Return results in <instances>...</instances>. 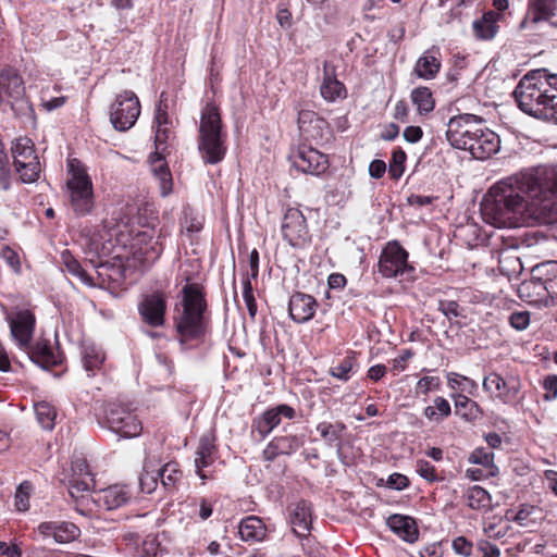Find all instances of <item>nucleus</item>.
Returning a JSON list of instances; mask_svg holds the SVG:
<instances>
[{
	"label": "nucleus",
	"mask_w": 557,
	"mask_h": 557,
	"mask_svg": "<svg viewBox=\"0 0 557 557\" xmlns=\"http://www.w3.org/2000/svg\"><path fill=\"white\" fill-rule=\"evenodd\" d=\"M104 426L124 438L138 436L143 431L141 422L128 405L112 403L108 405Z\"/></svg>",
	"instance_id": "0eeeda50"
},
{
	"label": "nucleus",
	"mask_w": 557,
	"mask_h": 557,
	"mask_svg": "<svg viewBox=\"0 0 557 557\" xmlns=\"http://www.w3.org/2000/svg\"><path fill=\"white\" fill-rule=\"evenodd\" d=\"M447 381H448L449 387L453 389L458 388L461 392H466L472 396L476 395V393H478L479 387H478L476 382L468 376H465V375H461V374H458L455 372H450L447 375Z\"/></svg>",
	"instance_id": "a18cd8bd"
},
{
	"label": "nucleus",
	"mask_w": 557,
	"mask_h": 557,
	"mask_svg": "<svg viewBox=\"0 0 557 557\" xmlns=\"http://www.w3.org/2000/svg\"><path fill=\"white\" fill-rule=\"evenodd\" d=\"M500 18V14L495 11L485 12L481 18L473 21L472 27L475 36L483 40H490L495 37L498 32L497 22Z\"/></svg>",
	"instance_id": "72a5a7b5"
},
{
	"label": "nucleus",
	"mask_w": 557,
	"mask_h": 557,
	"mask_svg": "<svg viewBox=\"0 0 557 557\" xmlns=\"http://www.w3.org/2000/svg\"><path fill=\"white\" fill-rule=\"evenodd\" d=\"M286 511L293 532L298 537H307L310 535L313 521V507L311 502L302 498L292 500L287 505Z\"/></svg>",
	"instance_id": "ddd939ff"
},
{
	"label": "nucleus",
	"mask_w": 557,
	"mask_h": 557,
	"mask_svg": "<svg viewBox=\"0 0 557 557\" xmlns=\"http://www.w3.org/2000/svg\"><path fill=\"white\" fill-rule=\"evenodd\" d=\"M61 264L64 269L73 276L77 277L83 284L87 286H94L91 276L83 269L78 260L70 252L64 250L61 253Z\"/></svg>",
	"instance_id": "79ce46f5"
},
{
	"label": "nucleus",
	"mask_w": 557,
	"mask_h": 557,
	"mask_svg": "<svg viewBox=\"0 0 557 557\" xmlns=\"http://www.w3.org/2000/svg\"><path fill=\"white\" fill-rule=\"evenodd\" d=\"M160 476L157 474V470L148 471L145 468L144 473L139 476V487H157Z\"/></svg>",
	"instance_id": "0e129e2a"
},
{
	"label": "nucleus",
	"mask_w": 557,
	"mask_h": 557,
	"mask_svg": "<svg viewBox=\"0 0 557 557\" xmlns=\"http://www.w3.org/2000/svg\"><path fill=\"white\" fill-rule=\"evenodd\" d=\"M82 490H76V492H81ZM91 492L92 498L95 500L100 502L103 500V505L106 509L113 510L115 508L124 505L128 495L124 490H89Z\"/></svg>",
	"instance_id": "e433bc0d"
},
{
	"label": "nucleus",
	"mask_w": 557,
	"mask_h": 557,
	"mask_svg": "<svg viewBox=\"0 0 557 557\" xmlns=\"http://www.w3.org/2000/svg\"><path fill=\"white\" fill-rule=\"evenodd\" d=\"M321 95L327 101H334L346 95V88L343 83L334 77L325 76L321 85Z\"/></svg>",
	"instance_id": "c03bdc74"
},
{
	"label": "nucleus",
	"mask_w": 557,
	"mask_h": 557,
	"mask_svg": "<svg viewBox=\"0 0 557 557\" xmlns=\"http://www.w3.org/2000/svg\"><path fill=\"white\" fill-rule=\"evenodd\" d=\"M451 414V407L448 400L442 396L433 399V405L423 410V416L433 423L440 424Z\"/></svg>",
	"instance_id": "58836bf2"
},
{
	"label": "nucleus",
	"mask_w": 557,
	"mask_h": 557,
	"mask_svg": "<svg viewBox=\"0 0 557 557\" xmlns=\"http://www.w3.org/2000/svg\"><path fill=\"white\" fill-rule=\"evenodd\" d=\"M238 533L240 540L244 542H263L268 535V528L260 517L248 516L240 520Z\"/></svg>",
	"instance_id": "cd10ccee"
},
{
	"label": "nucleus",
	"mask_w": 557,
	"mask_h": 557,
	"mask_svg": "<svg viewBox=\"0 0 557 557\" xmlns=\"http://www.w3.org/2000/svg\"><path fill=\"white\" fill-rule=\"evenodd\" d=\"M482 387L486 393L492 394L504 404H508L518 398L521 384L516 377L505 380L499 374L493 372L484 376Z\"/></svg>",
	"instance_id": "2eb2a0df"
},
{
	"label": "nucleus",
	"mask_w": 557,
	"mask_h": 557,
	"mask_svg": "<svg viewBox=\"0 0 557 557\" xmlns=\"http://www.w3.org/2000/svg\"><path fill=\"white\" fill-rule=\"evenodd\" d=\"M10 104L14 115L24 123L35 122V111L25 97V86L21 75L12 67L0 72V106Z\"/></svg>",
	"instance_id": "39448f33"
},
{
	"label": "nucleus",
	"mask_w": 557,
	"mask_h": 557,
	"mask_svg": "<svg viewBox=\"0 0 557 557\" xmlns=\"http://www.w3.org/2000/svg\"><path fill=\"white\" fill-rule=\"evenodd\" d=\"M413 268L408 263V252L396 240L389 242L381 252L379 272L386 278L397 277Z\"/></svg>",
	"instance_id": "9d476101"
},
{
	"label": "nucleus",
	"mask_w": 557,
	"mask_h": 557,
	"mask_svg": "<svg viewBox=\"0 0 557 557\" xmlns=\"http://www.w3.org/2000/svg\"><path fill=\"white\" fill-rule=\"evenodd\" d=\"M453 398L455 400V413L463 421L475 423L483 418L484 411L476 401L463 394L453 395Z\"/></svg>",
	"instance_id": "7c9ffc66"
},
{
	"label": "nucleus",
	"mask_w": 557,
	"mask_h": 557,
	"mask_svg": "<svg viewBox=\"0 0 557 557\" xmlns=\"http://www.w3.org/2000/svg\"><path fill=\"white\" fill-rule=\"evenodd\" d=\"M296 411L293 407L282 404L265 410L252 423L253 431H257L261 438H265L280 423L282 418L294 419Z\"/></svg>",
	"instance_id": "6ab92c4d"
},
{
	"label": "nucleus",
	"mask_w": 557,
	"mask_h": 557,
	"mask_svg": "<svg viewBox=\"0 0 557 557\" xmlns=\"http://www.w3.org/2000/svg\"><path fill=\"white\" fill-rule=\"evenodd\" d=\"M104 360V356L95 347H87L84 352V368L86 371L91 372L98 369Z\"/></svg>",
	"instance_id": "864d4df0"
},
{
	"label": "nucleus",
	"mask_w": 557,
	"mask_h": 557,
	"mask_svg": "<svg viewBox=\"0 0 557 557\" xmlns=\"http://www.w3.org/2000/svg\"><path fill=\"white\" fill-rule=\"evenodd\" d=\"M500 148L499 136L488 128H475V136H472L465 150L470 151L473 158L485 160L495 154Z\"/></svg>",
	"instance_id": "dca6fc26"
},
{
	"label": "nucleus",
	"mask_w": 557,
	"mask_h": 557,
	"mask_svg": "<svg viewBox=\"0 0 557 557\" xmlns=\"http://www.w3.org/2000/svg\"><path fill=\"white\" fill-rule=\"evenodd\" d=\"M165 311L166 300L161 293L146 295L138 304V312L141 320L152 327H159L164 324Z\"/></svg>",
	"instance_id": "a211bd4d"
},
{
	"label": "nucleus",
	"mask_w": 557,
	"mask_h": 557,
	"mask_svg": "<svg viewBox=\"0 0 557 557\" xmlns=\"http://www.w3.org/2000/svg\"><path fill=\"white\" fill-rule=\"evenodd\" d=\"M469 461L486 468V472L494 473V454L484 448L474 449L469 456Z\"/></svg>",
	"instance_id": "3c124183"
},
{
	"label": "nucleus",
	"mask_w": 557,
	"mask_h": 557,
	"mask_svg": "<svg viewBox=\"0 0 557 557\" xmlns=\"http://www.w3.org/2000/svg\"><path fill=\"white\" fill-rule=\"evenodd\" d=\"M34 325L35 317L29 311H21L16 319L10 320L11 335L20 347L28 348L30 346Z\"/></svg>",
	"instance_id": "a878e982"
},
{
	"label": "nucleus",
	"mask_w": 557,
	"mask_h": 557,
	"mask_svg": "<svg viewBox=\"0 0 557 557\" xmlns=\"http://www.w3.org/2000/svg\"><path fill=\"white\" fill-rule=\"evenodd\" d=\"M423 136V131L420 126H407L403 133V137L410 144L418 143Z\"/></svg>",
	"instance_id": "774afa93"
},
{
	"label": "nucleus",
	"mask_w": 557,
	"mask_h": 557,
	"mask_svg": "<svg viewBox=\"0 0 557 557\" xmlns=\"http://www.w3.org/2000/svg\"><path fill=\"white\" fill-rule=\"evenodd\" d=\"M531 275L555 290V280L557 278V261L548 260L534 265L531 270Z\"/></svg>",
	"instance_id": "4c0bfd02"
},
{
	"label": "nucleus",
	"mask_w": 557,
	"mask_h": 557,
	"mask_svg": "<svg viewBox=\"0 0 557 557\" xmlns=\"http://www.w3.org/2000/svg\"><path fill=\"white\" fill-rule=\"evenodd\" d=\"M36 531L42 537L52 536L57 543H71L81 535V529L69 521H45L41 522Z\"/></svg>",
	"instance_id": "412c9836"
},
{
	"label": "nucleus",
	"mask_w": 557,
	"mask_h": 557,
	"mask_svg": "<svg viewBox=\"0 0 557 557\" xmlns=\"http://www.w3.org/2000/svg\"><path fill=\"white\" fill-rule=\"evenodd\" d=\"M508 322L517 331H524L530 324L529 311H515L509 315Z\"/></svg>",
	"instance_id": "6e6d98bb"
},
{
	"label": "nucleus",
	"mask_w": 557,
	"mask_h": 557,
	"mask_svg": "<svg viewBox=\"0 0 557 557\" xmlns=\"http://www.w3.org/2000/svg\"><path fill=\"white\" fill-rule=\"evenodd\" d=\"M168 107L163 104V101L160 100L158 106L156 107L154 112V123L157 126H165L170 123L169 114H168Z\"/></svg>",
	"instance_id": "338daca9"
},
{
	"label": "nucleus",
	"mask_w": 557,
	"mask_h": 557,
	"mask_svg": "<svg viewBox=\"0 0 557 557\" xmlns=\"http://www.w3.org/2000/svg\"><path fill=\"white\" fill-rule=\"evenodd\" d=\"M557 11V0H530V11L522 22V26L524 23L530 21L531 23H537L540 21H544L555 15Z\"/></svg>",
	"instance_id": "c9c22d12"
},
{
	"label": "nucleus",
	"mask_w": 557,
	"mask_h": 557,
	"mask_svg": "<svg viewBox=\"0 0 557 557\" xmlns=\"http://www.w3.org/2000/svg\"><path fill=\"white\" fill-rule=\"evenodd\" d=\"M10 168H9V157L7 152L4 151V158H0V187L3 190H8L11 186L10 180Z\"/></svg>",
	"instance_id": "e2e57ef3"
},
{
	"label": "nucleus",
	"mask_w": 557,
	"mask_h": 557,
	"mask_svg": "<svg viewBox=\"0 0 557 557\" xmlns=\"http://www.w3.org/2000/svg\"><path fill=\"white\" fill-rule=\"evenodd\" d=\"M38 423L45 430H52L54 426L55 410L48 403L41 401L35 405Z\"/></svg>",
	"instance_id": "de8ad7c7"
},
{
	"label": "nucleus",
	"mask_w": 557,
	"mask_h": 557,
	"mask_svg": "<svg viewBox=\"0 0 557 557\" xmlns=\"http://www.w3.org/2000/svg\"><path fill=\"white\" fill-rule=\"evenodd\" d=\"M58 479L65 487L87 488L95 487L98 483L84 458H75L70 469H64Z\"/></svg>",
	"instance_id": "f3484780"
},
{
	"label": "nucleus",
	"mask_w": 557,
	"mask_h": 557,
	"mask_svg": "<svg viewBox=\"0 0 557 557\" xmlns=\"http://www.w3.org/2000/svg\"><path fill=\"white\" fill-rule=\"evenodd\" d=\"M441 70V61L431 54L421 55L414 65V73L423 79H433Z\"/></svg>",
	"instance_id": "a19ab883"
},
{
	"label": "nucleus",
	"mask_w": 557,
	"mask_h": 557,
	"mask_svg": "<svg viewBox=\"0 0 557 557\" xmlns=\"http://www.w3.org/2000/svg\"><path fill=\"white\" fill-rule=\"evenodd\" d=\"M293 166L302 173L320 175L329 168L325 154L311 147L301 146L290 156Z\"/></svg>",
	"instance_id": "4468645a"
},
{
	"label": "nucleus",
	"mask_w": 557,
	"mask_h": 557,
	"mask_svg": "<svg viewBox=\"0 0 557 557\" xmlns=\"http://www.w3.org/2000/svg\"><path fill=\"white\" fill-rule=\"evenodd\" d=\"M298 128L306 138H318L327 127V122L311 110H301L298 113Z\"/></svg>",
	"instance_id": "c85d7f7f"
},
{
	"label": "nucleus",
	"mask_w": 557,
	"mask_h": 557,
	"mask_svg": "<svg viewBox=\"0 0 557 557\" xmlns=\"http://www.w3.org/2000/svg\"><path fill=\"white\" fill-rule=\"evenodd\" d=\"M545 511L535 505L522 504L518 510H507L506 518L531 531L545 519Z\"/></svg>",
	"instance_id": "bb28decb"
},
{
	"label": "nucleus",
	"mask_w": 557,
	"mask_h": 557,
	"mask_svg": "<svg viewBox=\"0 0 557 557\" xmlns=\"http://www.w3.org/2000/svg\"><path fill=\"white\" fill-rule=\"evenodd\" d=\"M417 472L421 478L425 479L428 483H434L437 481L435 468L429 461H419L417 465Z\"/></svg>",
	"instance_id": "bf43d9fd"
},
{
	"label": "nucleus",
	"mask_w": 557,
	"mask_h": 557,
	"mask_svg": "<svg viewBox=\"0 0 557 557\" xmlns=\"http://www.w3.org/2000/svg\"><path fill=\"white\" fill-rule=\"evenodd\" d=\"M23 168L15 164V169L20 173L21 181L26 184L36 182L39 178L40 173L38 157L23 161Z\"/></svg>",
	"instance_id": "49530a36"
},
{
	"label": "nucleus",
	"mask_w": 557,
	"mask_h": 557,
	"mask_svg": "<svg viewBox=\"0 0 557 557\" xmlns=\"http://www.w3.org/2000/svg\"><path fill=\"white\" fill-rule=\"evenodd\" d=\"M71 177L66 182L70 208L76 216H85L92 212L95 198L92 182L85 170L75 168L69 162Z\"/></svg>",
	"instance_id": "423d86ee"
},
{
	"label": "nucleus",
	"mask_w": 557,
	"mask_h": 557,
	"mask_svg": "<svg viewBox=\"0 0 557 557\" xmlns=\"http://www.w3.org/2000/svg\"><path fill=\"white\" fill-rule=\"evenodd\" d=\"M198 132L197 145L202 162L220 163L227 151V134L223 129L220 110L213 102H208L201 110Z\"/></svg>",
	"instance_id": "20e7f679"
},
{
	"label": "nucleus",
	"mask_w": 557,
	"mask_h": 557,
	"mask_svg": "<svg viewBox=\"0 0 557 557\" xmlns=\"http://www.w3.org/2000/svg\"><path fill=\"white\" fill-rule=\"evenodd\" d=\"M513 97L523 112L557 123V74L545 69L529 72L516 86Z\"/></svg>",
	"instance_id": "f03ea898"
},
{
	"label": "nucleus",
	"mask_w": 557,
	"mask_h": 557,
	"mask_svg": "<svg viewBox=\"0 0 557 557\" xmlns=\"http://www.w3.org/2000/svg\"><path fill=\"white\" fill-rule=\"evenodd\" d=\"M543 387L546 391L544 399L552 401L557 398V374L547 375L544 380Z\"/></svg>",
	"instance_id": "052dcab7"
},
{
	"label": "nucleus",
	"mask_w": 557,
	"mask_h": 557,
	"mask_svg": "<svg viewBox=\"0 0 557 557\" xmlns=\"http://www.w3.org/2000/svg\"><path fill=\"white\" fill-rule=\"evenodd\" d=\"M29 359L41 369H49L61 363V359L55 355L49 342H38L28 348Z\"/></svg>",
	"instance_id": "2f4dec72"
},
{
	"label": "nucleus",
	"mask_w": 557,
	"mask_h": 557,
	"mask_svg": "<svg viewBox=\"0 0 557 557\" xmlns=\"http://www.w3.org/2000/svg\"><path fill=\"white\" fill-rule=\"evenodd\" d=\"M406 159V152L400 147L393 150L388 164V173L392 180L397 181L401 177L405 171Z\"/></svg>",
	"instance_id": "8fccbe9b"
},
{
	"label": "nucleus",
	"mask_w": 557,
	"mask_h": 557,
	"mask_svg": "<svg viewBox=\"0 0 557 557\" xmlns=\"http://www.w3.org/2000/svg\"><path fill=\"white\" fill-rule=\"evenodd\" d=\"M182 311L175 319V327L181 336V343L200 339L207 332L206 293L198 283H187L182 288Z\"/></svg>",
	"instance_id": "7ed1b4c3"
},
{
	"label": "nucleus",
	"mask_w": 557,
	"mask_h": 557,
	"mask_svg": "<svg viewBox=\"0 0 557 557\" xmlns=\"http://www.w3.org/2000/svg\"><path fill=\"white\" fill-rule=\"evenodd\" d=\"M505 500V495L497 491L493 496L487 490H468L467 504L475 510L488 511L500 506Z\"/></svg>",
	"instance_id": "c756f323"
},
{
	"label": "nucleus",
	"mask_w": 557,
	"mask_h": 557,
	"mask_svg": "<svg viewBox=\"0 0 557 557\" xmlns=\"http://www.w3.org/2000/svg\"><path fill=\"white\" fill-rule=\"evenodd\" d=\"M346 430V425L343 422H321L317 426V431L320 433L321 437L326 442V444L331 447H336V455L342 460V434Z\"/></svg>",
	"instance_id": "f704fd0d"
},
{
	"label": "nucleus",
	"mask_w": 557,
	"mask_h": 557,
	"mask_svg": "<svg viewBox=\"0 0 557 557\" xmlns=\"http://www.w3.org/2000/svg\"><path fill=\"white\" fill-rule=\"evenodd\" d=\"M243 286H244L243 297H244V300L246 302L249 315L251 318H255V315L257 313V302H256V299H255V296H253L252 284H251L250 278L248 276H246L244 278Z\"/></svg>",
	"instance_id": "5fc2aeb1"
},
{
	"label": "nucleus",
	"mask_w": 557,
	"mask_h": 557,
	"mask_svg": "<svg viewBox=\"0 0 557 557\" xmlns=\"http://www.w3.org/2000/svg\"><path fill=\"white\" fill-rule=\"evenodd\" d=\"M386 524L404 542L413 544L419 540L417 521L410 516L394 513L386 519Z\"/></svg>",
	"instance_id": "393cba45"
},
{
	"label": "nucleus",
	"mask_w": 557,
	"mask_h": 557,
	"mask_svg": "<svg viewBox=\"0 0 557 557\" xmlns=\"http://www.w3.org/2000/svg\"><path fill=\"white\" fill-rule=\"evenodd\" d=\"M157 474L160 476V481L163 487H170L180 482L182 472L178 469L176 462L165 463L162 468L157 470Z\"/></svg>",
	"instance_id": "09e8293b"
},
{
	"label": "nucleus",
	"mask_w": 557,
	"mask_h": 557,
	"mask_svg": "<svg viewBox=\"0 0 557 557\" xmlns=\"http://www.w3.org/2000/svg\"><path fill=\"white\" fill-rule=\"evenodd\" d=\"M481 210L498 227L532 220L550 224L557 221V165H540L504 178L493 185Z\"/></svg>",
	"instance_id": "f257e3e1"
},
{
	"label": "nucleus",
	"mask_w": 557,
	"mask_h": 557,
	"mask_svg": "<svg viewBox=\"0 0 557 557\" xmlns=\"http://www.w3.org/2000/svg\"><path fill=\"white\" fill-rule=\"evenodd\" d=\"M15 508L18 511H26L29 508V493L27 490H16L14 496Z\"/></svg>",
	"instance_id": "69168bd1"
},
{
	"label": "nucleus",
	"mask_w": 557,
	"mask_h": 557,
	"mask_svg": "<svg viewBox=\"0 0 557 557\" xmlns=\"http://www.w3.org/2000/svg\"><path fill=\"white\" fill-rule=\"evenodd\" d=\"M517 292L523 301L539 308L550 306L553 304L552 295L555 293L542 282L534 280L532 275L519 284Z\"/></svg>",
	"instance_id": "aec40b11"
},
{
	"label": "nucleus",
	"mask_w": 557,
	"mask_h": 557,
	"mask_svg": "<svg viewBox=\"0 0 557 557\" xmlns=\"http://www.w3.org/2000/svg\"><path fill=\"white\" fill-rule=\"evenodd\" d=\"M354 366L355 358L347 356L337 366L331 368L330 373L336 379L347 381L350 377Z\"/></svg>",
	"instance_id": "603ef678"
},
{
	"label": "nucleus",
	"mask_w": 557,
	"mask_h": 557,
	"mask_svg": "<svg viewBox=\"0 0 557 557\" xmlns=\"http://www.w3.org/2000/svg\"><path fill=\"white\" fill-rule=\"evenodd\" d=\"M500 552L499 548L486 541L480 540L476 544V557H499Z\"/></svg>",
	"instance_id": "13d9d810"
},
{
	"label": "nucleus",
	"mask_w": 557,
	"mask_h": 557,
	"mask_svg": "<svg viewBox=\"0 0 557 557\" xmlns=\"http://www.w3.org/2000/svg\"><path fill=\"white\" fill-rule=\"evenodd\" d=\"M283 238L294 248H304L311 242L306 218L297 208H288L282 222Z\"/></svg>",
	"instance_id": "9b49d317"
},
{
	"label": "nucleus",
	"mask_w": 557,
	"mask_h": 557,
	"mask_svg": "<svg viewBox=\"0 0 557 557\" xmlns=\"http://www.w3.org/2000/svg\"><path fill=\"white\" fill-rule=\"evenodd\" d=\"M440 383L437 376H423L417 383L416 394L428 395L431 391L438 389Z\"/></svg>",
	"instance_id": "4d7b16f0"
},
{
	"label": "nucleus",
	"mask_w": 557,
	"mask_h": 557,
	"mask_svg": "<svg viewBox=\"0 0 557 557\" xmlns=\"http://www.w3.org/2000/svg\"><path fill=\"white\" fill-rule=\"evenodd\" d=\"M213 437L210 435H202L199 441V446L196 451L195 468L200 479L205 480L208 478V472L203 468L208 467L212 462V455L214 454Z\"/></svg>",
	"instance_id": "473e14b6"
},
{
	"label": "nucleus",
	"mask_w": 557,
	"mask_h": 557,
	"mask_svg": "<svg viewBox=\"0 0 557 557\" xmlns=\"http://www.w3.org/2000/svg\"><path fill=\"white\" fill-rule=\"evenodd\" d=\"M410 97L420 115H425L434 110L435 101L430 88L417 87L411 91Z\"/></svg>",
	"instance_id": "37998d69"
},
{
	"label": "nucleus",
	"mask_w": 557,
	"mask_h": 557,
	"mask_svg": "<svg viewBox=\"0 0 557 557\" xmlns=\"http://www.w3.org/2000/svg\"><path fill=\"white\" fill-rule=\"evenodd\" d=\"M482 123V117L474 114H460L450 117L447 124L446 138L457 149H466L469 139L475 136V128Z\"/></svg>",
	"instance_id": "f8f14e48"
},
{
	"label": "nucleus",
	"mask_w": 557,
	"mask_h": 557,
	"mask_svg": "<svg viewBox=\"0 0 557 557\" xmlns=\"http://www.w3.org/2000/svg\"><path fill=\"white\" fill-rule=\"evenodd\" d=\"M11 154L13 158L14 165L18 164L23 168V161H27L32 158L37 157L35 154V148L33 141L28 137H18L12 143Z\"/></svg>",
	"instance_id": "ea45409f"
},
{
	"label": "nucleus",
	"mask_w": 557,
	"mask_h": 557,
	"mask_svg": "<svg viewBox=\"0 0 557 557\" xmlns=\"http://www.w3.org/2000/svg\"><path fill=\"white\" fill-rule=\"evenodd\" d=\"M134 240L138 246V255L147 263L154 262L163 251L161 235L159 234L156 237V230L153 226L137 232Z\"/></svg>",
	"instance_id": "4be33fe9"
},
{
	"label": "nucleus",
	"mask_w": 557,
	"mask_h": 557,
	"mask_svg": "<svg viewBox=\"0 0 557 557\" xmlns=\"http://www.w3.org/2000/svg\"><path fill=\"white\" fill-rule=\"evenodd\" d=\"M453 548L457 554L468 557L472 554L473 545L465 536H458L453 541Z\"/></svg>",
	"instance_id": "680f3d73"
},
{
	"label": "nucleus",
	"mask_w": 557,
	"mask_h": 557,
	"mask_svg": "<svg viewBox=\"0 0 557 557\" xmlns=\"http://www.w3.org/2000/svg\"><path fill=\"white\" fill-rule=\"evenodd\" d=\"M139 114L140 103L132 90L120 92L110 107V122L119 132H125L133 127Z\"/></svg>",
	"instance_id": "6e6552de"
},
{
	"label": "nucleus",
	"mask_w": 557,
	"mask_h": 557,
	"mask_svg": "<svg viewBox=\"0 0 557 557\" xmlns=\"http://www.w3.org/2000/svg\"><path fill=\"white\" fill-rule=\"evenodd\" d=\"M318 308L315 298L309 294L296 292L288 302V313L296 323H306L310 321Z\"/></svg>",
	"instance_id": "5701e85b"
},
{
	"label": "nucleus",
	"mask_w": 557,
	"mask_h": 557,
	"mask_svg": "<svg viewBox=\"0 0 557 557\" xmlns=\"http://www.w3.org/2000/svg\"><path fill=\"white\" fill-rule=\"evenodd\" d=\"M171 131L165 126L156 127L154 145L156 151L150 156L151 172L158 180L161 195L166 197L173 188V178L169 165L163 156L166 149V141L170 138Z\"/></svg>",
	"instance_id": "1a4fd4ad"
},
{
	"label": "nucleus",
	"mask_w": 557,
	"mask_h": 557,
	"mask_svg": "<svg viewBox=\"0 0 557 557\" xmlns=\"http://www.w3.org/2000/svg\"><path fill=\"white\" fill-rule=\"evenodd\" d=\"M305 443L304 435L285 434L275 436L263 450V457L268 461H273L280 455H292L297 451Z\"/></svg>",
	"instance_id": "b1692460"
}]
</instances>
